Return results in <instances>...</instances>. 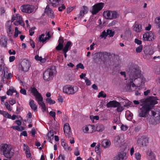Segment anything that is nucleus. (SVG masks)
Here are the masks:
<instances>
[{"label": "nucleus", "mask_w": 160, "mask_h": 160, "mask_svg": "<svg viewBox=\"0 0 160 160\" xmlns=\"http://www.w3.org/2000/svg\"><path fill=\"white\" fill-rule=\"evenodd\" d=\"M44 12L48 16L51 18H54V12L51 9L49 5H47L44 11Z\"/></svg>", "instance_id": "f3484780"}, {"label": "nucleus", "mask_w": 160, "mask_h": 160, "mask_svg": "<svg viewBox=\"0 0 160 160\" xmlns=\"http://www.w3.org/2000/svg\"><path fill=\"white\" fill-rule=\"evenodd\" d=\"M76 69H78V68H81L83 69L84 68L83 65L81 63H79L77 64L76 66Z\"/></svg>", "instance_id": "bf43d9fd"}, {"label": "nucleus", "mask_w": 160, "mask_h": 160, "mask_svg": "<svg viewBox=\"0 0 160 160\" xmlns=\"http://www.w3.org/2000/svg\"><path fill=\"white\" fill-rule=\"evenodd\" d=\"M126 71L129 76L128 83L125 87L127 91H131L135 90L137 88L140 89L144 88L146 80L142 75L138 66L132 65Z\"/></svg>", "instance_id": "f257e3e1"}, {"label": "nucleus", "mask_w": 160, "mask_h": 160, "mask_svg": "<svg viewBox=\"0 0 160 160\" xmlns=\"http://www.w3.org/2000/svg\"><path fill=\"white\" fill-rule=\"evenodd\" d=\"M107 97L106 94L103 92L101 91L99 93L98 95V98H99L100 97H102L103 98H106Z\"/></svg>", "instance_id": "3c124183"}, {"label": "nucleus", "mask_w": 160, "mask_h": 160, "mask_svg": "<svg viewBox=\"0 0 160 160\" xmlns=\"http://www.w3.org/2000/svg\"><path fill=\"white\" fill-rule=\"evenodd\" d=\"M35 58L36 60L40 61L42 63H44L46 61L45 59L42 58V57H39L38 55L35 56Z\"/></svg>", "instance_id": "ea45409f"}, {"label": "nucleus", "mask_w": 160, "mask_h": 160, "mask_svg": "<svg viewBox=\"0 0 160 160\" xmlns=\"http://www.w3.org/2000/svg\"><path fill=\"white\" fill-rule=\"evenodd\" d=\"M55 70L52 68H48L45 71L43 74V78L46 81H50L52 79Z\"/></svg>", "instance_id": "0eeeda50"}, {"label": "nucleus", "mask_w": 160, "mask_h": 160, "mask_svg": "<svg viewBox=\"0 0 160 160\" xmlns=\"http://www.w3.org/2000/svg\"><path fill=\"white\" fill-rule=\"evenodd\" d=\"M90 119L91 120L92 122L93 123L95 122V120H98L99 119V117L98 116H90Z\"/></svg>", "instance_id": "37998d69"}, {"label": "nucleus", "mask_w": 160, "mask_h": 160, "mask_svg": "<svg viewBox=\"0 0 160 160\" xmlns=\"http://www.w3.org/2000/svg\"><path fill=\"white\" fill-rule=\"evenodd\" d=\"M21 9L22 12L31 13L33 11V7L32 5H24L21 7Z\"/></svg>", "instance_id": "2eb2a0df"}, {"label": "nucleus", "mask_w": 160, "mask_h": 160, "mask_svg": "<svg viewBox=\"0 0 160 160\" xmlns=\"http://www.w3.org/2000/svg\"><path fill=\"white\" fill-rule=\"evenodd\" d=\"M29 92L35 96L38 104L41 107L42 112L46 111L47 109L46 105L43 102V98L41 94L38 92L37 89L34 87H31L29 90Z\"/></svg>", "instance_id": "f03ea898"}, {"label": "nucleus", "mask_w": 160, "mask_h": 160, "mask_svg": "<svg viewBox=\"0 0 160 160\" xmlns=\"http://www.w3.org/2000/svg\"><path fill=\"white\" fill-rule=\"evenodd\" d=\"M21 70L24 72L28 71L31 66L30 62L28 60L24 59L21 62Z\"/></svg>", "instance_id": "4468645a"}, {"label": "nucleus", "mask_w": 160, "mask_h": 160, "mask_svg": "<svg viewBox=\"0 0 160 160\" xmlns=\"http://www.w3.org/2000/svg\"><path fill=\"white\" fill-rule=\"evenodd\" d=\"M61 145L65 151H71L72 149V148L70 146H68V144L64 140L62 141Z\"/></svg>", "instance_id": "4be33fe9"}, {"label": "nucleus", "mask_w": 160, "mask_h": 160, "mask_svg": "<svg viewBox=\"0 0 160 160\" xmlns=\"http://www.w3.org/2000/svg\"><path fill=\"white\" fill-rule=\"evenodd\" d=\"M26 157L27 158H29L31 156L30 150L25 152Z\"/></svg>", "instance_id": "774afa93"}, {"label": "nucleus", "mask_w": 160, "mask_h": 160, "mask_svg": "<svg viewBox=\"0 0 160 160\" xmlns=\"http://www.w3.org/2000/svg\"><path fill=\"white\" fill-rule=\"evenodd\" d=\"M63 130L65 135L67 137H70L72 134L71 128L69 124L66 123L63 126Z\"/></svg>", "instance_id": "dca6fc26"}, {"label": "nucleus", "mask_w": 160, "mask_h": 160, "mask_svg": "<svg viewBox=\"0 0 160 160\" xmlns=\"http://www.w3.org/2000/svg\"><path fill=\"white\" fill-rule=\"evenodd\" d=\"M0 114L3 115L5 118H11V116L6 111L0 110Z\"/></svg>", "instance_id": "473e14b6"}, {"label": "nucleus", "mask_w": 160, "mask_h": 160, "mask_svg": "<svg viewBox=\"0 0 160 160\" xmlns=\"http://www.w3.org/2000/svg\"><path fill=\"white\" fill-rule=\"evenodd\" d=\"M148 142V138L146 136H140L138 138L136 143L140 147L146 146Z\"/></svg>", "instance_id": "6e6552de"}, {"label": "nucleus", "mask_w": 160, "mask_h": 160, "mask_svg": "<svg viewBox=\"0 0 160 160\" xmlns=\"http://www.w3.org/2000/svg\"><path fill=\"white\" fill-rule=\"evenodd\" d=\"M147 121H148V123L150 125H155L157 124L155 121L154 118H153L152 116H151L149 119H147Z\"/></svg>", "instance_id": "c9c22d12"}, {"label": "nucleus", "mask_w": 160, "mask_h": 160, "mask_svg": "<svg viewBox=\"0 0 160 160\" xmlns=\"http://www.w3.org/2000/svg\"><path fill=\"white\" fill-rule=\"evenodd\" d=\"M29 105L31 108L33 110H35L37 108V106L35 104L34 100H31L29 102Z\"/></svg>", "instance_id": "72a5a7b5"}, {"label": "nucleus", "mask_w": 160, "mask_h": 160, "mask_svg": "<svg viewBox=\"0 0 160 160\" xmlns=\"http://www.w3.org/2000/svg\"><path fill=\"white\" fill-rule=\"evenodd\" d=\"M21 33L20 31L18 30V28L17 27H15V32L14 36L15 38H16L18 37V34H20Z\"/></svg>", "instance_id": "a18cd8bd"}, {"label": "nucleus", "mask_w": 160, "mask_h": 160, "mask_svg": "<svg viewBox=\"0 0 160 160\" xmlns=\"http://www.w3.org/2000/svg\"><path fill=\"white\" fill-rule=\"evenodd\" d=\"M156 36L154 33L152 31L147 32L144 33L142 37L143 41H152L155 38Z\"/></svg>", "instance_id": "1a4fd4ad"}, {"label": "nucleus", "mask_w": 160, "mask_h": 160, "mask_svg": "<svg viewBox=\"0 0 160 160\" xmlns=\"http://www.w3.org/2000/svg\"><path fill=\"white\" fill-rule=\"evenodd\" d=\"M54 135L53 132L51 131L49 132L47 134V138L51 143H52V141L53 140Z\"/></svg>", "instance_id": "cd10ccee"}, {"label": "nucleus", "mask_w": 160, "mask_h": 160, "mask_svg": "<svg viewBox=\"0 0 160 160\" xmlns=\"http://www.w3.org/2000/svg\"><path fill=\"white\" fill-rule=\"evenodd\" d=\"M46 100L47 102L50 105L56 103L55 101L51 98H48L46 99Z\"/></svg>", "instance_id": "79ce46f5"}, {"label": "nucleus", "mask_w": 160, "mask_h": 160, "mask_svg": "<svg viewBox=\"0 0 160 160\" xmlns=\"http://www.w3.org/2000/svg\"><path fill=\"white\" fill-rule=\"evenodd\" d=\"M3 76L5 78H6L7 79H10L12 77V75L11 73H8L6 74L5 73H4L3 74Z\"/></svg>", "instance_id": "49530a36"}, {"label": "nucleus", "mask_w": 160, "mask_h": 160, "mask_svg": "<svg viewBox=\"0 0 160 160\" xmlns=\"http://www.w3.org/2000/svg\"><path fill=\"white\" fill-rule=\"evenodd\" d=\"M16 92V89L13 87H11L7 91V93L8 95H11L13 93Z\"/></svg>", "instance_id": "4c0bfd02"}, {"label": "nucleus", "mask_w": 160, "mask_h": 160, "mask_svg": "<svg viewBox=\"0 0 160 160\" xmlns=\"http://www.w3.org/2000/svg\"><path fill=\"white\" fill-rule=\"evenodd\" d=\"M128 127L127 126L124 125H122L121 126V129L122 130L125 131L127 130Z\"/></svg>", "instance_id": "13d9d810"}, {"label": "nucleus", "mask_w": 160, "mask_h": 160, "mask_svg": "<svg viewBox=\"0 0 160 160\" xmlns=\"http://www.w3.org/2000/svg\"><path fill=\"white\" fill-rule=\"evenodd\" d=\"M107 35H109L110 37H112L114 34V32H113L112 30H108L107 31Z\"/></svg>", "instance_id": "603ef678"}, {"label": "nucleus", "mask_w": 160, "mask_h": 160, "mask_svg": "<svg viewBox=\"0 0 160 160\" xmlns=\"http://www.w3.org/2000/svg\"><path fill=\"white\" fill-rule=\"evenodd\" d=\"M118 157L120 160H123L127 158L126 153L123 152H118Z\"/></svg>", "instance_id": "bb28decb"}, {"label": "nucleus", "mask_w": 160, "mask_h": 160, "mask_svg": "<svg viewBox=\"0 0 160 160\" xmlns=\"http://www.w3.org/2000/svg\"><path fill=\"white\" fill-rule=\"evenodd\" d=\"M7 44V39L6 38H5L0 41V44L4 47H6Z\"/></svg>", "instance_id": "f704fd0d"}, {"label": "nucleus", "mask_w": 160, "mask_h": 160, "mask_svg": "<svg viewBox=\"0 0 160 160\" xmlns=\"http://www.w3.org/2000/svg\"><path fill=\"white\" fill-rule=\"evenodd\" d=\"M2 69L3 70V74L4 73H5L6 74L8 73V68L5 66L3 58L1 57L0 58V70H2Z\"/></svg>", "instance_id": "a211bd4d"}, {"label": "nucleus", "mask_w": 160, "mask_h": 160, "mask_svg": "<svg viewBox=\"0 0 160 160\" xmlns=\"http://www.w3.org/2000/svg\"><path fill=\"white\" fill-rule=\"evenodd\" d=\"M107 36V32H106L105 31H104L102 32V34L100 35V37L102 38L105 39Z\"/></svg>", "instance_id": "6e6d98bb"}, {"label": "nucleus", "mask_w": 160, "mask_h": 160, "mask_svg": "<svg viewBox=\"0 0 160 160\" xmlns=\"http://www.w3.org/2000/svg\"><path fill=\"white\" fill-rule=\"evenodd\" d=\"M118 100L121 101L123 104H129V101L128 100L125 98H122L121 97H118Z\"/></svg>", "instance_id": "58836bf2"}, {"label": "nucleus", "mask_w": 160, "mask_h": 160, "mask_svg": "<svg viewBox=\"0 0 160 160\" xmlns=\"http://www.w3.org/2000/svg\"><path fill=\"white\" fill-rule=\"evenodd\" d=\"M84 79L85 80V82L86 83V84L87 85L89 86L91 84V81L87 78L85 77L84 78Z\"/></svg>", "instance_id": "052dcab7"}, {"label": "nucleus", "mask_w": 160, "mask_h": 160, "mask_svg": "<svg viewBox=\"0 0 160 160\" xmlns=\"http://www.w3.org/2000/svg\"><path fill=\"white\" fill-rule=\"evenodd\" d=\"M71 42H68L63 48V51H65V52H68L69 48L71 46Z\"/></svg>", "instance_id": "a19ab883"}, {"label": "nucleus", "mask_w": 160, "mask_h": 160, "mask_svg": "<svg viewBox=\"0 0 160 160\" xmlns=\"http://www.w3.org/2000/svg\"><path fill=\"white\" fill-rule=\"evenodd\" d=\"M122 135H118L115 138L114 141L117 143V144L118 145L119 143H121L122 141Z\"/></svg>", "instance_id": "e433bc0d"}, {"label": "nucleus", "mask_w": 160, "mask_h": 160, "mask_svg": "<svg viewBox=\"0 0 160 160\" xmlns=\"http://www.w3.org/2000/svg\"><path fill=\"white\" fill-rule=\"evenodd\" d=\"M100 145L98 144L95 148V152L97 153H100V151L99 150Z\"/></svg>", "instance_id": "5fc2aeb1"}, {"label": "nucleus", "mask_w": 160, "mask_h": 160, "mask_svg": "<svg viewBox=\"0 0 160 160\" xmlns=\"http://www.w3.org/2000/svg\"><path fill=\"white\" fill-rule=\"evenodd\" d=\"M15 20L13 23V24L16 26H18L19 25H21V26H24V23L22 20V17L18 14H17L15 16L13 15L11 22H13Z\"/></svg>", "instance_id": "9d476101"}, {"label": "nucleus", "mask_w": 160, "mask_h": 160, "mask_svg": "<svg viewBox=\"0 0 160 160\" xmlns=\"http://www.w3.org/2000/svg\"><path fill=\"white\" fill-rule=\"evenodd\" d=\"M158 99L157 97L149 96L141 100V102H143L144 104L147 105V106L151 109L155 104L158 103Z\"/></svg>", "instance_id": "20e7f679"}, {"label": "nucleus", "mask_w": 160, "mask_h": 160, "mask_svg": "<svg viewBox=\"0 0 160 160\" xmlns=\"http://www.w3.org/2000/svg\"><path fill=\"white\" fill-rule=\"evenodd\" d=\"M23 150L25 151V152L27 151H28L30 150L29 149V147L27 145L24 144L23 145Z\"/></svg>", "instance_id": "0e129e2a"}, {"label": "nucleus", "mask_w": 160, "mask_h": 160, "mask_svg": "<svg viewBox=\"0 0 160 160\" xmlns=\"http://www.w3.org/2000/svg\"><path fill=\"white\" fill-rule=\"evenodd\" d=\"M63 47V44H58V45L56 47V49L58 50H61Z\"/></svg>", "instance_id": "680f3d73"}, {"label": "nucleus", "mask_w": 160, "mask_h": 160, "mask_svg": "<svg viewBox=\"0 0 160 160\" xmlns=\"http://www.w3.org/2000/svg\"><path fill=\"white\" fill-rule=\"evenodd\" d=\"M134 155L135 158L136 160H141V155L138 152H136Z\"/></svg>", "instance_id": "de8ad7c7"}, {"label": "nucleus", "mask_w": 160, "mask_h": 160, "mask_svg": "<svg viewBox=\"0 0 160 160\" xmlns=\"http://www.w3.org/2000/svg\"><path fill=\"white\" fill-rule=\"evenodd\" d=\"M157 114L158 115V116H160V111L159 109H154L152 111V117H156Z\"/></svg>", "instance_id": "2f4dec72"}, {"label": "nucleus", "mask_w": 160, "mask_h": 160, "mask_svg": "<svg viewBox=\"0 0 160 160\" xmlns=\"http://www.w3.org/2000/svg\"><path fill=\"white\" fill-rule=\"evenodd\" d=\"M95 131H97L99 132H102L104 131L105 127L104 125L102 124H98L96 125L95 127Z\"/></svg>", "instance_id": "aec40b11"}, {"label": "nucleus", "mask_w": 160, "mask_h": 160, "mask_svg": "<svg viewBox=\"0 0 160 160\" xmlns=\"http://www.w3.org/2000/svg\"><path fill=\"white\" fill-rule=\"evenodd\" d=\"M102 145L105 148L108 147L111 145V142L108 139L104 140L102 142Z\"/></svg>", "instance_id": "c85d7f7f"}, {"label": "nucleus", "mask_w": 160, "mask_h": 160, "mask_svg": "<svg viewBox=\"0 0 160 160\" xmlns=\"http://www.w3.org/2000/svg\"><path fill=\"white\" fill-rule=\"evenodd\" d=\"M125 116L128 120L130 121L132 118L133 114L129 111L127 110L126 112Z\"/></svg>", "instance_id": "7c9ffc66"}, {"label": "nucleus", "mask_w": 160, "mask_h": 160, "mask_svg": "<svg viewBox=\"0 0 160 160\" xmlns=\"http://www.w3.org/2000/svg\"><path fill=\"white\" fill-rule=\"evenodd\" d=\"M144 52L146 55H151L153 53V51L148 46H146L144 48Z\"/></svg>", "instance_id": "393cba45"}, {"label": "nucleus", "mask_w": 160, "mask_h": 160, "mask_svg": "<svg viewBox=\"0 0 160 160\" xmlns=\"http://www.w3.org/2000/svg\"><path fill=\"white\" fill-rule=\"evenodd\" d=\"M61 0H49V3L53 7H56L59 4Z\"/></svg>", "instance_id": "a878e982"}, {"label": "nucleus", "mask_w": 160, "mask_h": 160, "mask_svg": "<svg viewBox=\"0 0 160 160\" xmlns=\"http://www.w3.org/2000/svg\"><path fill=\"white\" fill-rule=\"evenodd\" d=\"M103 16L106 18L112 19L118 17V14L115 11H107L103 12Z\"/></svg>", "instance_id": "9b49d317"}, {"label": "nucleus", "mask_w": 160, "mask_h": 160, "mask_svg": "<svg viewBox=\"0 0 160 160\" xmlns=\"http://www.w3.org/2000/svg\"><path fill=\"white\" fill-rule=\"evenodd\" d=\"M6 96H0V99H1V103L2 104H3L4 102V100L6 98Z\"/></svg>", "instance_id": "69168bd1"}, {"label": "nucleus", "mask_w": 160, "mask_h": 160, "mask_svg": "<svg viewBox=\"0 0 160 160\" xmlns=\"http://www.w3.org/2000/svg\"><path fill=\"white\" fill-rule=\"evenodd\" d=\"M143 49V46L142 45H140L136 48V51L137 53H140L142 52Z\"/></svg>", "instance_id": "09e8293b"}, {"label": "nucleus", "mask_w": 160, "mask_h": 160, "mask_svg": "<svg viewBox=\"0 0 160 160\" xmlns=\"http://www.w3.org/2000/svg\"><path fill=\"white\" fill-rule=\"evenodd\" d=\"M156 117H152L153 118H154L155 121L156 123L158 124L160 122V116L158 117V114L157 115Z\"/></svg>", "instance_id": "8fccbe9b"}, {"label": "nucleus", "mask_w": 160, "mask_h": 160, "mask_svg": "<svg viewBox=\"0 0 160 160\" xmlns=\"http://www.w3.org/2000/svg\"><path fill=\"white\" fill-rule=\"evenodd\" d=\"M74 153V154L76 156L79 155L80 152L78 147L75 148Z\"/></svg>", "instance_id": "864d4df0"}, {"label": "nucleus", "mask_w": 160, "mask_h": 160, "mask_svg": "<svg viewBox=\"0 0 160 160\" xmlns=\"http://www.w3.org/2000/svg\"><path fill=\"white\" fill-rule=\"evenodd\" d=\"M88 11V7L85 6H83L80 11L79 16L83 17L85 14H87Z\"/></svg>", "instance_id": "5701e85b"}, {"label": "nucleus", "mask_w": 160, "mask_h": 160, "mask_svg": "<svg viewBox=\"0 0 160 160\" xmlns=\"http://www.w3.org/2000/svg\"><path fill=\"white\" fill-rule=\"evenodd\" d=\"M75 8V6L70 7L68 8L67 12L70 13Z\"/></svg>", "instance_id": "4d7b16f0"}, {"label": "nucleus", "mask_w": 160, "mask_h": 160, "mask_svg": "<svg viewBox=\"0 0 160 160\" xmlns=\"http://www.w3.org/2000/svg\"><path fill=\"white\" fill-rule=\"evenodd\" d=\"M45 35L44 34H42L40 35L38 38V40L39 42L42 43L45 42L47 40V38L46 37H45Z\"/></svg>", "instance_id": "c756f323"}, {"label": "nucleus", "mask_w": 160, "mask_h": 160, "mask_svg": "<svg viewBox=\"0 0 160 160\" xmlns=\"http://www.w3.org/2000/svg\"><path fill=\"white\" fill-rule=\"evenodd\" d=\"M103 7V3L100 2L96 3L92 7L90 12L92 14H96Z\"/></svg>", "instance_id": "f8f14e48"}, {"label": "nucleus", "mask_w": 160, "mask_h": 160, "mask_svg": "<svg viewBox=\"0 0 160 160\" xmlns=\"http://www.w3.org/2000/svg\"><path fill=\"white\" fill-rule=\"evenodd\" d=\"M66 8V7L64 4H62L61 6L58 8L59 11L62 12L63 10Z\"/></svg>", "instance_id": "e2e57ef3"}, {"label": "nucleus", "mask_w": 160, "mask_h": 160, "mask_svg": "<svg viewBox=\"0 0 160 160\" xmlns=\"http://www.w3.org/2000/svg\"><path fill=\"white\" fill-rule=\"evenodd\" d=\"M135 42L138 45H141L142 44V42L141 41L138 40V39L136 38L134 40Z\"/></svg>", "instance_id": "338daca9"}, {"label": "nucleus", "mask_w": 160, "mask_h": 160, "mask_svg": "<svg viewBox=\"0 0 160 160\" xmlns=\"http://www.w3.org/2000/svg\"><path fill=\"white\" fill-rule=\"evenodd\" d=\"M141 107H140L138 110L139 115L141 117H147L148 115L149 111L151 109L147 106L144 104L143 102H141Z\"/></svg>", "instance_id": "423d86ee"}, {"label": "nucleus", "mask_w": 160, "mask_h": 160, "mask_svg": "<svg viewBox=\"0 0 160 160\" xmlns=\"http://www.w3.org/2000/svg\"><path fill=\"white\" fill-rule=\"evenodd\" d=\"M82 130L85 133H91L95 132V127L92 124L86 125L82 127Z\"/></svg>", "instance_id": "ddd939ff"}, {"label": "nucleus", "mask_w": 160, "mask_h": 160, "mask_svg": "<svg viewBox=\"0 0 160 160\" xmlns=\"http://www.w3.org/2000/svg\"><path fill=\"white\" fill-rule=\"evenodd\" d=\"M133 30L135 32H139L142 31L141 25L137 22H136L133 26Z\"/></svg>", "instance_id": "412c9836"}, {"label": "nucleus", "mask_w": 160, "mask_h": 160, "mask_svg": "<svg viewBox=\"0 0 160 160\" xmlns=\"http://www.w3.org/2000/svg\"><path fill=\"white\" fill-rule=\"evenodd\" d=\"M78 89L77 86L68 85L63 87L62 92L67 95H73L76 93Z\"/></svg>", "instance_id": "39448f33"}, {"label": "nucleus", "mask_w": 160, "mask_h": 160, "mask_svg": "<svg viewBox=\"0 0 160 160\" xmlns=\"http://www.w3.org/2000/svg\"><path fill=\"white\" fill-rule=\"evenodd\" d=\"M129 104H123V106H122L121 105V103L119 102V104L117 105V106L116 107L117 108V112H122L124 109V107H126Z\"/></svg>", "instance_id": "b1692460"}, {"label": "nucleus", "mask_w": 160, "mask_h": 160, "mask_svg": "<svg viewBox=\"0 0 160 160\" xmlns=\"http://www.w3.org/2000/svg\"><path fill=\"white\" fill-rule=\"evenodd\" d=\"M4 105L7 109L10 111H11L12 110V108L11 107L10 105L9 104L8 102H5L3 104Z\"/></svg>", "instance_id": "c03bdc74"}, {"label": "nucleus", "mask_w": 160, "mask_h": 160, "mask_svg": "<svg viewBox=\"0 0 160 160\" xmlns=\"http://www.w3.org/2000/svg\"><path fill=\"white\" fill-rule=\"evenodd\" d=\"M0 150L3 155L6 158H10L14 154V150L11 145L6 143H2L0 146Z\"/></svg>", "instance_id": "7ed1b4c3"}, {"label": "nucleus", "mask_w": 160, "mask_h": 160, "mask_svg": "<svg viewBox=\"0 0 160 160\" xmlns=\"http://www.w3.org/2000/svg\"><path fill=\"white\" fill-rule=\"evenodd\" d=\"M118 104H119V102L115 100H112L108 103L106 104V106L108 108H116Z\"/></svg>", "instance_id": "6ab92c4d"}]
</instances>
